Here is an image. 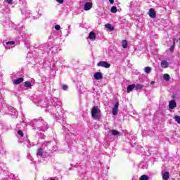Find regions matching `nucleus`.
<instances>
[{"label":"nucleus","mask_w":180,"mask_h":180,"mask_svg":"<svg viewBox=\"0 0 180 180\" xmlns=\"http://www.w3.org/2000/svg\"><path fill=\"white\" fill-rule=\"evenodd\" d=\"M31 124L33 127H37L40 131H46L47 129H49V124L41 117L37 119H34L31 122Z\"/></svg>","instance_id":"1"},{"label":"nucleus","mask_w":180,"mask_h":180,"mask_svg":"<svg viewBox=\"0 0 180 180\" xmlns=\"http://www.w3.org/2000/svg\"><path fill=\"white\" fill-rule=\"evenodd\" d=\"M51 106L52 108L51 110V113H53V115H56V119H58V120H60V119H61V115H57V113H58L57 109H61V101H60L58 98L53 97L51 99Z\"/></svg>","instance_id":"2"},{"label":"nucleus","mask_w":180,"mask_h":180,"mask_svg":"<svg viewBox=\"0 0 180 180\" xmlns=\"http://www.w3.org/2000/svg\"><path fill=\"white\" fill-rule=\"evenodd\" d=\"M91 117L94 120H101L102 119V112L98 105H95L91 108Z\"/></svg>","instance_id":"3"},{"label":"nucleus","mask_w":180,"mask_h":180,"mask_svg":"<svg viewBox=\"0 0 180 180\" xmlns=\"http://www.w3.org/2000/svg\"><path fill=\"white\" fill-rule=\"evenodd\" d=\"M56 142L51 141V142H46L42 147L45 149V151H56L57 147L54 146Z\"/></svg>","instance_id":"4"},{"label":"nucleus","mask_w":180,"mask_h":180,"mask_svg":"<svg viewBox=\"0 0 180 180\" xmlns=\"http://www.w3.org/2000/svg\"><path fill=\"white\" fill-rule=\"evenodd\" d=\"M97 67H103L104 68H110V64L106 61H100L97 63Z\"/></svg>","instance_id":"5"},{"label":"nucleus","mask_w":180,"mask_h":180,"mask_svg":"<svg viewBox=\"0 0 180 180\" xmlns=\"http://www.w3.org/2000/svg\"><path fill=\"white\" fill-rule=\"evenodd\" d=\"M118 110H119V103H116L112 110V115H114V116H116V115H117Z\"/></svg>","instance_id":"6"},{"label":"nucleus","mask_w":180,"mask_h":180,"mask_svg":"<svg viewBox=\"0 0 180 180\" xmlns=\"http://www.w3.org/2000/svg\"><path fill=\"white\" fill-rule=\"evenodd\" d=\"M91 8H92L91 1H89L84 4V11H90Z\"/></svg>","instance_id":"7"},{"label":"nucleus","mask_w":180,"mask_h":180,"mask_svg":"<svg viewBox=\"0 0 180 180\" xmlns=\"http://www.w3.org/2000/svg\"><path fill=\"white\" fill-rule=\"evenodd\" d=\"M148 15H149L150 18H152V19H155V18L157 16L154 8H150L149 10Z\"/></svg>","instance_id":"8"},{"label":"nucleus","mask_w":180,"mask_h":180,"mask_svg":"<svg viewBox=\"0 0 180 180\" xmlns=\"http://www.w3.org/2000/svg\"><path fill=\"white\" fill-rule=\"evenodd\" d=\"M103 78V76L102 75V73L97 72L94 74V79H96V81H99Z\"/></svg>","instance_id":"9"},{"label":"nucleus","mask_w":180,"mask_h":180,"mask_svg":"<svg viewBox=\"0 0 180 180\" xmlns=\"http://www.w3.org/2000/svg\"><path fill=\"white\" fill-rule=\"evenodd\" d=\"M169 109H175V108H176V102H175V100H172L169 102Z\"/></svg>","instance_id":"10"},{"label":"nucleus","mask_w":180,"mask_h":180,"mask_svg":"<svg viewBox=\"0 0 180 180\" xmlns=\"http://www.w3.org/2000/svg\"><path fill=\"white\" fill-rule=\"evenodd\" d=\"M160 65L162 68H168L169 63L167 60H163L161 61Z\"/></svg>","instance_id":"11"},{"label":"nucleus","mask_w":180,"mask_h":180,"mask_svg":"<svg viewBox=\"0 0 180 180\" xmlns=\"http://www.w3.org/2000/svg\"><path fill=\"white\" fill-rule=\"evenodd\" d=\"M7 167L5 163H0V174H2V172H4V171H6Z\"/></svg>","instance_id":"12"},{"label":"nucleus","mask_w":180,"mask_h":180,"mask_svg":"<svg viewBox=\"0 0 180 180\" xmlns=\"http://www.w3.org/2000/svg\"><path fill=\"white\" fill-rule=\"evenodd\" d=\"M8 110H10V112H12V116H18V111H16V109H15V108L9 107Z\"/></svg>","instance_id":"13"},{"label":"nucleus","mask_w":180,"mask_h":180,"mask_svg":"<svg viewBox=\"0 0 180 180\" xmlns=\"http://www.w3.org/2000/svg\"><path fill=\"white\" fill-rule=\"evenodd\" d=\"M23 81H24L23 77H20L18 79H14L13 84H15L16 85H19V84H22Z\"/></svg>","instance_id":"14"},{"label":"nucleus","mask_w":180,"mask_h":180,"mask_svg":"<svg viewBox=\"0 0 180 180\" xmlns=\"http://www.w3.org/2000/svg\"><path fill=\"white\" fill-rule=\"evenodd\" d=\"M44 151H43L42 148H39L37 152V157H43L44 155Z\"/></svg>","instance_id":"15"},{"label":"nucleus","mask_w":180,"mask_h":180,"mask_svg":"<svg viewBox=\"0 0 180 180\" xmlns=\"http://www.w3.org/2000/svg\"><path fill=\"white\" fill-rule=\"evenodd\" d=\"M135 86H136V84H134L128 85L127 87V92H131V91L134 89Z\"/></svg>","instance_id":"16"},{"label":"nucleus","mask_w":180,"mask_h":180,"mask_svg":"<svg viewBox=\"0 0 180 180\" xmlns=\"http://www.w3.org/2000/svg\"><path fill=\"white\" fill-rule=\"evenodd\" d=\"M89 39H90V40H95V39H96V34L95 32H91L89 34Z\"/></svg>","instance_id":"17"},{"label":"nucleus","mask_w":180,"mask_h":180,"mask_svg":"<svg viewBox=\"0 0 180 180\" xmlns=\"http://www.w3.org/2000/svg\"><path fill=\"white\" fill-rule=\"evenodd\" d=\"M4 180H15V174L11 173L9 175H8L6 178L4 179Z\"/></svg>","instance_id":"18"},{"label":"nucleus","mask_w":180,"mask_h":180,"mask_svg":"<svg viewBox=\"0 0 180 180\" xmlns=\"http://www.w3.org/2000/svg\"><path fill=\"white\" fill-rule=\"evenodd\" d=\"M63 130H65V129H68V124H67V121L62 120L61 122Z\"/></svg>","instance_id":"19"},{"label":"nucleus","mask_w":180,"mask_h":180,"mask_svg":"<svg viewBox=\"0 0 180 180\" xmlns=\"http://www.w3.org/2000/svg\"><path fill=\"white\" fill-rule=\"evenodd\" d=\"M6 49L8 50L11 48V46H13V44H15V41H7L6 42Z\"/></svg>","instance_id":"20"},{"label":"nucleus","mask_w":180,"mask_h":180,"mask_svg":"<svg viewBox=\"0 0 180 180\" xmlns=\"http://www.w3.org/2000/svg\"><path fill=\"white\" fill-rule=\"evenodd\" d=\"M110 133L112 134V136H120V132L115 129H111Z\"/></svg>","instance_id":"21"},{"label":"nucleus","mask_w":180,"mask_h":180,"mask_svg":"<svg viewBox=\"0 0 180 180\" xmlns=\"http://www.w3.org/2000/svg\"><path fill=\"white\" fill-rule=\"evenodd\" d=\"M162 179L168 180L169 179V172H165L162 175Z\"/></svg>","instance_id":"22"},{"label":"nucleus","mask_w":180,"mask_h":180,"mask_svg":"<svg viewBox=\"0 0 180 180\" xmlns=\"http://www.w3.org/2000/svg\"><path fill=\"white\" fill-rule=\"evenodd\" d=\"M123 49H127V46H129V43L127 40H123L122 42Z\"/></svg>","instance_id":"23"},{"label":"nucleus","mask_w":180,"mask_h":180,"mask_svg":"<svg viewBox=\"0 0 180 180\" xmlns=\"http://www.w3.org/2000/svg\"><path fill=\"white\" fill-rule=\"evenodd\" d=\"M143 88H144V86L143 84H135V89L136 90L143 89Z\"/></svg>","instance_id":"24"},{"label":"nucleus","mask_w":180,"mask_h":180,"mask_svg":"<svg viewBox=\"0 0 180 180\" xmlns=\"http://www.w3.org/2000/svg\"><path fill=\"white\" fill-rule=\"evenodd\" d=\"M144 72L146 74H150L151 72V68L150 66H147L144 68Z\"/></svg>","instance_id":"25"},{"label":"nucleus","mask_w":180,"mask_h":180,"mask_svg":"<svg viewBox=\"0 0 180 180\" xmlns=\"http://www.w3.org/2000/svg\"><path fill=\"white\" fill-rule=\"evenodd\" d=\"M105 26L107 29H109V30H111V32H112V30H115V27H113V26H112V25L110 24H106Z\"/></svg>","instance_id":"26"},{"label":"nucleus","mask_w":180,"mask_h":180,"mask_svg":"<svg viewBox=\"0 0 180 180\" xmlns=\"http://www.w3.org/2000/svg\"><path fill=\"white\" fill-rule=\"evenodd\" d=\"M24 86H25V88H30V86H32V83L29 81H26L24 83Z\"/></svg>","instance_id":"27"},{"label":"nucleus","mask_w":180,"mask_h":180,"mask_svg":"<svg viewBox=\"0 0 180 180\" xmlns=\"http://www.w3.org/2000/svg\"><path fill=\"white\" fill-rule=\"evenodd\" d=\"M148 179H150V178L148 177V176L146 174L141 176V177L139 178V180H148Z\"/></svg>","instance_id":"28"},{"label":"nucleus","mask_w":180,"mask_h":180,"mask_svg":"<svg viewBox=\"0 0 180 180\" xmlns=\"http://www.w3.org/2000/svg\"><path fill=\"white\" fill-rule=\"evenodd\" d=\"M170 78L171 77H169V75H168V74H165L163 75V79H165V81H169Z\"/></svg>","instance_id":"29"},{"label":"nucleus","mask_w":180,"mask_h":180,"mask_svg":"<svg viewBox=\"0 0 180 180\" xmlns=\"http://www.w3.org/2000/svg\"><path fill=\"white\" fill-rule=\"evenodd\" d=\"M110 12H112V13H116V12H117V8H116V6L111 7Z\"/></svg>","instance_id":"30"},{"label":"nucleus","mask_w":180,"mask_h":180,"mask_svg":"<svg viewBox=\"0 0 180 180\" xmlns=\"http://www.w3.org/2000/svg\"><path fill=\"white\" fill-rule=\"evenodd\" d=\"M175 49V39L173 41V45L170 46L169 48V51H171L172 53V51H174Z\"/></svg>","instance_id":"31"},{"label":"nucleus","mask_w":180,"mask_h":180,"mask_svg":"<svg viewBox=\"0 0 180 180\" xmlns=\"http://www.w3.org/2000/svg\"><path fill=\"white\" fill-rule=\"evenodd\" d=\"M175 122H177L179 124H180V116L179 115H176L174 117Z\"/></svg>","instance_id":"32"},{"label":"nucleus","mask_w":180,"mask_h":180,"mask_svg":"<svg viewBox=\"0 0 180 180\" xmlns=\"http://www.w3.org/2000/svg\"><path fill=\"white\" fill-rule=\"evenodd\" d=\"M67 36H68V34H70V33H71V25H69L68 29H67Z\"/></svg>","instance_id":"33"},{"label":"nucleus","mask_w":180,"mask_h":180,"mask_svg":"<svg viewBox=\"0 0 180 180\" xmlns=\"http://www.w3.org/2000/svg\"><path fill=\"white\" fill-rule=\"evenodd\" d=\"M18 134L20 136V137H23V131H22V130H18Z\"/></svg>","instance_id":"34"},{"label":"nucleus","mask_w":180,"mask_h":180,"mask_svg":"<svg viewBox=\"0 0 180 180\" xmlns=\"http://www.w3.org/2000/svg\"><path fill=\"white\" fill-rule=\"evenodd\" d=\"M56 30L58 31L60 29H61V27L59 25H55Z\"/></svg>","instance_id":"35"},{"label":"nucleus","mask_w":180,"mask_h":180,"mask_svg":"<svg viewBox=\"0 0 180 180\" xmlns=\"http://www.w3.org/2000/svg\"><path fill=\"white\" fill-rule=\"evenodd\" d=\"M62 89H63V91H67V89H68V86L67 85H63L62 86Z\"/></svg>","instance_id":"36"},{"label":"nucleus","mask_w":180,"mask_h":180,"mask_svg":"<svg viewBox=\"0 0 180 180\" xmlns=\"http://www.w3.org/2000/svg\"><path fill=\"white\" fill-rule=\"evenodd\" d=\"M6 1L7 4H9L10 5H12V4H13V0H6Z\"/></svg>","instance_id":"37"},{"label":"nucleus","mask_w":180,"mask_h":180,"mask_svg":"<svg viewBox=\"0 0 180 180\" xmlns=\"http://www.w3.org/2000/svg\"><path fill=\"white\" fill-rule=\"evenodd\" d=\"M51 49H53V45H51V46L48 45L47 49H48V50H51Z\"/></svg>","instance_id":"38"},{"label":"nucleus","mask_w":180,"mask_h":180,"mask_svg":"<svg viewBox=\"0 0 180 180\" xmlns=\"http://www.w3.org/2000/svg\"><path fill=\"white\" fill-rule=\"evenodd\" d=\"M57 2H58V4H64V0H57Z\"/></svg>","instance_id":"39"},{"label":"nucleus","mask_w":180,"mask_h":180,"mask_svg":"<svg viewBox=\"0 0 180 180\" xmlns=\"http://www.w3.org/2000/svg\"><path fill=\"white\" fill-rule=\"evenodd\" d=\"M109 1H110V4L111 5H113V3L115 2V1L114 0H109Z\"/></svg>","instance_id":"40"},{"label":"nucleus","mask_w":180,"mask_h":180,"mask_svg":"<svg viewBox=\"0 0 180 180\" xmlns=\"http://www.w3.org/2000/svg\"><path fill=\"white\" fill-rule=\"evenodd\" d=\"M25 47H27V49H29V47H30V44H25Z\"/></svg>","instance_id":"41"},{"label":"nucleus","mask_w":180,"mask_h":180,"mask_svg":"<svg viewBox=\"0 0 180 180\" xmlns=\"http://www.w3.org/2000/svg\"><path fill=\"white\" fill-rule=\"evenodd\" d=\"M155 84V82H154V81H152L151 82H150V85H154Z\"/></svg>","instance_id":"42"},{"label":"nucleus","mask_w":180,"mask_h":180,"mask_svg":"<svg viewBox=\"0 0 180 180\" xmlns=\"http://www.w3.org/2000/svg\"><path fill=\"white\" fill-rule=\"evenodd\" d=\"M72 140H77V138H74V136H72Z\"/></svg>","instance_id":"43"},{"label":"nucleus","mask_w":180,"mask_h":180,"mask_svg":"<svg viewBox=\"0 0 180 180\" xmlns=\"http://www.w3.org/2000/svg\"><path fill=\"white\" fill-rule=\"evenodd\" d=\"M179 46H180V37L179 38Z\"/></svg>","instance_id":"44"},{"label":"nucleus","mask_w":180,"mask_h":180,"mask_svg":"<svg viewBox=\"0 0 180 180\" xmlns=\"http://www.w3.org/2000/svg\"><path fill=\"white\" fill-rule=\"evenodd\" d=\"M27 157H30V154L28 153V154H27Z\"/></svg>","instance_id":"45"},{"label":"nucleus","mask_w":180,"mask_h":180,"mask_svg":"<svg viewBox=\"0 0 180 180\" xmlns=\"http://www.w3.org/2000/svg\"><path fill=\"white\" fill-rule=\"evenodd\" d=\"M71 169H72V168L70 167V168H69V171H71Z\"/></svg>","instance_id":"46"},{"label":"nucleus","mask_w":180,"mask_h":180,"mask_svg":"<svg viewBox=\"0 0 180 180\" xmlns=\"http://www.w3.org/2000/svg\"><path fill=\"white\" fill-rule=\"evenodd\" d=\"M21 37H22V39H23V35H21Z\"/></svg>","instance_id":"47"},{"label":"nucleus","mask_w":180,"mask_h":180,"mask_svg":"<svg viewBox=\"0 0 180 180\" xmlns=\"http://www.w3.org/2000/svg\"><path fill=\"white\" fill-rule=\"evenodd\" d=\"M30 160L32 161V158H30Z\"/></svg>","instance_id":"48"},{"label":"nucleus","mask_w":180,"mask_h":180,"mask_svg":"<svg viewBox=\"0 0 180 180\" xmlns=\"http://www.w3.org/2000/svg\"><path fill=\"white\" fill-rule=\"evenodd\" d=\"M131 146H132V147H134V145H131Z\"/></svg>","instance_id":"49"}]
</instances>
